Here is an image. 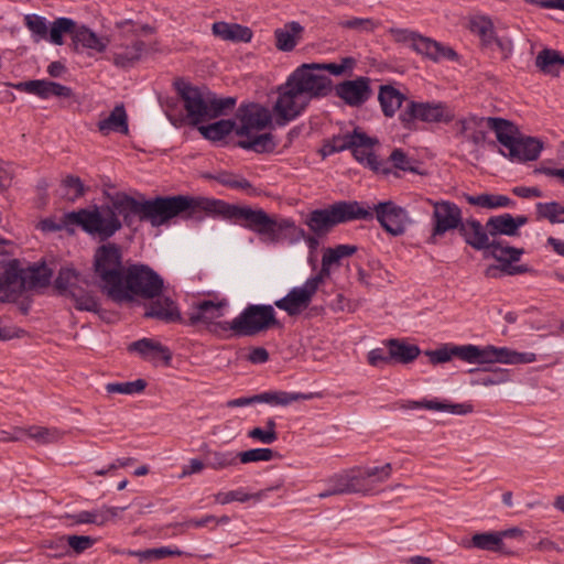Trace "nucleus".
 <instances>
[{"label":"nucleus","instance_id":"50","mask_svg":"<svg viewBox=\"0 0 564 564\" xmlns=\"http://www.w3.org/2000/svg\"><path fill=\"white\" fill-rule=\"evenodd\" d=\"M76 26L74 20L69 18H57L52 25L48 28V40L55 45L63 44V34L67 33L73 35V31Z\"/></svg>","mask_w":564,"mask_h":564},{"label":"nucleus","instance_id":"54","mask_svg":"<svg viewBox=\"0 0 564 564\" xmlns=\"http://www.w3.org/2000/svg\"><path fill=\"white\" fill-rule=\"evenodd\" d=\"M452 354L468 364H484V347L476 345H453Z\"/></svg>","mask_w":564,"mask_h":564},{"label":"nucleus","instance_id":"56","mask_svg":"<svg viewBox=\"0 0 564 564\" xmlns=\"http://www.w3.org/2000/svg\"><path fill=\"white\" fill-rule=\"evenodd\" d=\"M265 497V491H259L257 494L250 495L243 491V489L230 490L227 492H218L215 495V501L220 505H227L232 501L238 502H247L250 499L260 500Z\"/></svg>","mask_w":564,"mask_h":564},{"label":"nucleus","instance_id":"24","mask_svg":"<svg viewBox=\"0 0 564 564\" xmlns=\"http://www.w3.org/2000/svg\"><path fill=\"white\" fill-rule=\"evenodd\" d=\"M412 50L433 62H440L441 59L455 61L458 57L452 47L444 46L442 43L420 33L413 42Z\"/></svg>","mask_w":564,"mask_h":564},{"label":"nucleus","instance_id":"23","mask_svg":"<svg viewBox=\"0 0 564 564\" xmlns=\"http://www.w3.org/2000/svg\"><path fill=\"white\" fill-rule=\"evenodd\" d=\"M129 352L138 354L142 359L148 361H156L161 359L165 366H170L172 361L171 349L152 338L143 337L128 345Z\"/></svg>","mask_w":564,"mask_h":564},{"label":"nucleus","instance_id":"16","mask_svg":"<svg viewBox=\"0 0 564 564\" xmlns=\"http://www.w3.org/2000/svg\"><path fill=\"white\" fill-rule=\"evenodd\" d=\"M26 290V276L18 259L9 260L0 272V301L15 302Z\"/></svg>","mask_w":564,"mask_h":564},{"label":"nucleus","instance_id":"46","mask_svg":"<svg viewBox=\"0 0 564 564\" xmlns=\"http://www.w3.org/2000/svg\"><path fill=\"white\" fill-rule=\"evenodd\" d=\"M536 271L528 264H517V262L505 261V264H491L486 269V276L500 278L502 275H519L524 273L534 274Z\"/></svg>","mask_w":564,"mask_h":564},{"label":"nucleus","instance_id":"1","mask_svg":"<svg viewBox=\"0 0 564 564\" xmlns=\"http://www.w3.org/2000/svg\"><path fill=\"white\" fill-rule=\"evenodd\" d=\"M110 200L118 217H122V225L129 228L135 221H148L159 227L182 214L185 218H195L198 213H204L224 220L226 207L223 199L188 195L156 196L141 202L126 193H117Z\"/></svg>","mask_w":564,"mask_h":564},{"label":"nucleus","instance_id":"8","mask_svg":"<svg viewBox=\"0 0 564 564\" xmlns=\"http://www.w3.org/2000/svg\"><path fill=\"white\" fill-rule=\"evenodd\" d=\"M94 272L100 280V289L109 299L127 265L122 262V251L117 243L99 246L94 254Z\"/></svg>","mask_w":564,"mask_h":564},{"label":"nucleus","instance_id":"40","mask_svg":"<svg viewBox=\"0 0 564 564\" xmlns=\"http://www.w3.org/2000/svg\"><path fill=\"white\" fill-rule=\"evenodd\" d=\"M236 121L232 119H221L216 122L199 126V133L207 140L213 142L221 141L231 132H236Z\"/></svg>","mask_w":564,"mask_h":564},{"label":"nucleus","instance_id":"35","mask_svg":"<svg viewBox=\"0 0 564 564\" xmlns=\"http://www.w3.org/2000/svg\"><path fill=\"white\" fill-rule=\"evenodd\" d=\"M358 142H365V138L359 135V129L356 128L352 132H348L346 134L333 135L330 139L326 140L321 150L323 156H328L334 153L343 152L345 150H349L351 145H356L355 140Z\"/></svg>","mask_w":564,"mask_h":564},{"label":"nucleus","instance_id":"38","mask_svg":"<svg viewBox=\"0 0 564 564\" xmlns=\"http://www.w3.org/2000/svg\"><path fill=\"white\" fill-rule=\"evenodd\" d=\"M466 202L469 205L478 206L487 209H498L505 207H514L516 202L506 195L500 194H488L484 193L480 195H464Z\"/></svg>","mask_w":564,"mask_h":564},{"label":"nucleus","instance_id":"51","mask_svg":"<svg viewBox=\"0 0 564 564\" xmlns=\"http://www.w3.org/2000/svg\"><path fill=\"white\" fill-rule=\"evenodd\" d=\"M24 24L31 32L32 39L35 43L48 37V24L44 17L37 14H26L24 17Z\"/></svg>","mask_w":564,"mask_h":564},{"label":"nucleus","instance_id":"31","mask_svg":"<svg viewBox=\"0 0 564 564\" xmlns=\"http://www.w3.org/2000/svg\"><path fill=\"white\" fill-rule=\"evenodd\" d=\"M378 101L384 117L392 118L406 101V96L392 85H381L378 91Z\"/></svg>","mask_w":564,"mask_h":564},{"label":"nucleus","instance_id":"22","mask_svg":"<svg viewBox=\"0 0 564 564\" xmlns=\"http://www.w3.org/2000/svg\"><path fill=\"white\" fill-rule=\"evenodd\" d=\"M15 88L29 94L36 95L42 99H47L52 96L61 98L74 97V91L70 87L45 79L22 82L17 84Z\"/></svg>","mask_w":564,"mask_h":564},{"label":"nucleus","instance_id":"21","mask_svg":"<svg viewBox=\"0 0 564 564\" xmlns=\"http://www.w3.org/2000/svg\"><path fill=\"white\" fill-rule=\"evenodd\" d=\"M512 147H514V155L511 149H507V151L499 149V153L511 162L524 163L535 161L540 156L543 143L538 138L521 134L513 140Z\"/></svg>","mask_w":564,"mask_h":564},{"label":"nucleus","instance_id":"29","mask_svg":"<svg viewBox=\"0 0 564 564\" xmlns=\"http://www.w3.org/2000/svg\"><path fill=\"white\" fill-rule=\"evenodd\" d=\"M213 34L221 40L249 43L253 33L250 28L224 21L215 22L212 26Z\"/></svg>","mask_w":564,"mask_h":564},{"label":"nucleus","instance_id":"9","mask_svg":"<svg viewBox=\"0 0 564 564\" xmlns=\"http://www.w3.org/2000/svg\"><path fill=\"white\" fill-rule=\"evenodd\" d=\"M454 118L455 115L453 110L442 101L420 102L409 100L399 115L402 127L410 131L416 129V121L426 123H449Z\"/></svg>","mask_w":564,"mask_h":564},{"label":"nucleus","instance_id":"62","mask_svg":"<svg viewBox=\"0 0 564 564\" xmlns=\"http://www.w3.org/2000/svg\"><path fill=\"white\" fill-rule=\"evenodd\" d=\"M360 474L365 479V484L369 486L368 479H373L377 482H384L391 477L392 466L390 463L384 464L380 467H368L365 469L360 468Z\"/></svg>","mask_w":564,"mask_h":564},{"label":"nucleus","instance_id":"60","mask_svg":"<svg viewBox=\"0 0 564 564\" xmlns=\"http://www.w3.org/2000/svg\"><path fill=\"white\" fill-rule=\"evenodd\" d=\"M63 197L70 202H75L85 194V186L82 180L75 175H67L62 181Z\"/></svg>","mask_w":564,"mask_h":564},{"label":"nucleus","instance_id":"5","mask_svg":"<svg viewBox=\"0 0 564 564\" xmlns=\"http://www.w3.org/2000/svg\"><path fill=\"white\" fill-rule=\"evenodd\" d=\"M373 219L372 212L365 208V203L357 200H339L326 208H317L311 210L304 224L310 231L317 236H327L335 226L349 223L352 220Z\"/></svg>","mask_w":564,"mask_h":564},{"label":"nucleus","instance_id":"33","mask_svg":"<svg viewBox=\"0 0 564 564\" xmlns=\"http://www.w3.org/2000/svg\"><path fill=\"white\" fill-rule=\"evenodd\" d=\"M97 127L102 134L110 131L128 134V115L123 104L117 105L107 118L98 121Z\"/></svg>","mask_w":564,"mask_h":564},{"label":"nucleus","instance_id":"63","mask_svg":"<svg viewBox=\"0 0 564 564\" xmlns=\"http://www.w3.org/2000/svg\"><path fill=\"white\" fill-rule=\"evenodd\" d=\"M66 517L70 519L74 524L91 523L96 525H104L106 523V518L100 516L99 509L91 511L84 510L74 514H67Z\"/></svg>","mask_w":564,"mask_h":564},{"label":"nucleus","instance_id":"42","mask_svg":"<svg viewBox=\"0 0 564 564\" xmlns=\"http://www.w3.org/2000/svg\"><path fill=\"white\" fill-rule=\"evenodd\" d=\"M237 102L235 97H218L215 93L207 90V113L206 119H215L231 111Z\"/></svg>","mask_w":564,"mask_h":564},{"label":"nucleus","instance_id":"25","mask_svg":"<svg viewBox=\"0 0 564 564\" xmlns=\"http://www.w3.org/2000/svg\"><path fill=\"white\" fill-rule=\"evenodd\" d=\"M226 305V301L214 302L210 300H204L196 305V311L189 315L185 324L189 326L204 324L207 326H214L215 329H220V327L217 326L218 323H215L214 321L224 315L223 308Z\"/></svg>","mask_w":564,"mask_h":564},{"label":"nucleus","instance_id":"43","mask_svg":"<svg viewBox=\"0 0 564 564\" xmlns=\"http://www.w3.org/2000/svg\"><path fill=\"white\" fill-rule=\"evenodd\" d=\"M470 372H479L478 377L471 380L473 386H497L509 381L510 375L508 369L503 368H484L471 369Z\"/></svg>","mask_w":564,"mask_h":564},{"label":"nucleus","instance_id":"44","mask_svg":"<svg viewBox=\"0 0 564 564\" xmlns=\"http://www.w3.org/2000/svg\"><path fill=\"white\" fill-rule=\"evenodd\" d=\"M204 178L216 181L217 183L221 184L223 186H226V187H229L232 189H242V191H247V192L252 189V184L247 178L239 176L229 171H220L216 174L206 173V174H204Z\"/></svg>","mask_w":564,"mask_h":564},{"label":"nucleus","instance_id":"30","mask_svg":"<svg viewBox=\"0 0 564 564\" xmlns=\"http://www.w3.org/2000/svg\"><path fill=\"white\" fill-rule=\"evenodd\" d=\"M304 28L296 21L284 24L282 29L274 31L275 47L281 52H291L302 39Z\"/></svg>","mask_w":564,"mask_h":564},{"label":"nucleus","instance_id":"3","mask_svg":"<svg viewBox=\"0 0 564 564\" xmlns=\"http://www.w3.org/2000/svg\"><path fill=\"white\" fill-rule=\"evenodd\" d=\"M224 220L239 225L257 234L264 242L273 245L280 242L296 245L304 240L311 252L318 248L319 239L324 237L313 232L307 234L292 218L271 216L262 208L253 209L250 206H240L227 202Z\"/></svg>","mask_w":564,"mask_h":564},{"label":"nucleus","instance_id":"41","mask_svg":"<svg viewBox=\"0 0 564 564\" xmlns=\"http://www.w3.org/2000/svg\"><path fill=\"white\" fill-rule=\"evenodd\" d=\"M487 229L489 236L496 239L498 236L516 237L513 228V215L505 213L501 215L490 216L487 219Z\"/></svg>","mask_w":564,"mask_h":564},{"label":"nucleus","instance_id":"48","mask_svg":"<svg viewBox=\"0 0 564 564\" xmlns=\"http://www.w3.org/2000/svg\"><path fill=\"white\" fill-rule=\"evenodd\" d=\"M79 273L73 268H61L54 281V288L59 295L69 296L70 290H77L76 282Z\"/></svg>","mask_w":564,"mask_h":564},{"label":"nucleus","instance_id":"39","mask_svg":"<svg viewBox=\"0 0 564 564\" xmlns=\"http://www.w3.org/2000/svg\"><path fill=\"white\" fill-rule=\"evenodd\" d=\"M247 138V140H239L237 142V147L243 150L253 151L259 154L272 153L278 147V142L274 135L270 132L254 137H251L250 134Z\"/></svg>","mask_w":564,"mask_h":564},{"label":"nucleus","instance_id":"52","mask_svg":"<svg viewBox=\"0 0 564 564\" xmlns=\"http://www.w3.org/2000/svg\"><path fill=\"white\" fill-rule=\"evenodd\" d=\"M498 247L491 248L489 254L499 262L505 264V261L518 262L522 254H524L523 248H516L509 245H505L502 240L498 239Z\"/></svg>","mask_w":564,"mask_h":564},{"label":"nucleus","instance_id":"45","mask_svg":"<svg viewBox=\"0 0 564 564\" xmlns=\"http://www.w3.org/2000/svg\"><path fill=\"white\" fill-rule=\"evenodd\" d=\"M206 467L214 470L225 469L238 464V453L234 451H210L205 454Z\"/></svg>","mask_w":564,"mask_h":564},{"label":"nucleus","instance_id":"34","mask_svg":"<svg viewBox=\"0 0 564 564\" xmlns=\"http://www.w3.org/2000/svg\"><path fill=\"white\" fill-rule=\"evenodd\" d=\"M503 545L497 531L476 533L468 541L463 542L465 549L505 553ZM506 554H508V552H506Z\"/></svg>","mask_w":564,"mask_h":564},{"label":"nucleus","instance_id":"10","mask_svg":"<svg viewBox=\"0 0 564 564\" xmlns=\"http://www.w3.org/2000/svg\"><path fill=\"white\" fill-rule=\"evenodd\" d=\"M429 202L433 206V212L431 215V234L426 241L436 245L447 232L458 230L464 221L463 210L451 200L429 199Z\"/></svg>","mask_w":564,"mask_h":564},{"label":"nucleus","instance_id":"49","mask_svg":"<svg viewBox=\"0 0 564 564\" xmlns=\"http://www.w3.org/2000/svg\"><path fill=\"white\" fill-rule=\"evenodd\" d=\"M74 301V306L78 311L85 312H98L100 304L98 299L90 292L78 288L77 290H70L69 296Z\"/></svg>","mask_w":564,"mask_h":564},{"label":"nucleus","instance_id":"4","mask_svg":"<svg viewBox=\"0 0 564 564\" xmlns=\"http://www.w3.org/2000/svg\"><path fill=\"white\" fill-rule=\"evenodd\" d=\"M163 290L164 280L153 268L144 263H131L126 267L109 300L119 305L132 304L141 300H154Z\"/></svg>","mask_w":564,"mask_h":564},{"label":"nucleus","instance_id":"11","mask_svg":"<svg viewBox=\"0 0 564 564\" xmlns=\"http://www.w3.org/2000/svg\"><path fill=\"white\" fill-rule=\"evenodd\" d=\"M372 212L381 228L393 237L404 235L411 219L405 208L397 205L393 200H383L371 206H365Z\"/></svg>","mask_w":564,"mask_h":564},{"label":"nucleus","instance_id":"59","mask_svg":"<svg viewBox=\"0 0 564 564\" xmlns=\"http://www.w3.org/2000/svg\"><path fill=\"white\" fill-rule=\"evenodd\" d=\"M147 386L148 383L144 379L126 382H111L106 384V391L108 393L134 394L142 392Z\"/></svg>","mask_w":564,"mask_h":564},{"label":"nucleus","instance_id":"17","mask_svg":"<svg viewBox=\"0 0 564 564\" xmlns=\"http://www.w3.org/2000/svg\"><path fill=\"white\" fill-rule=\"evenodd\" d=\"M457 231L464 242L477 251L490 252L491 248L499 246L498 239H490L487 223L482 225L476 218L464 219Z\"/></svg>","mask_w":564,"mask_h":564},{"label":"nucleus","instance_id":"14","mask_svg":"<svg viewBox=\"0 0 564 564\" xmlns=\"http://www.w3.org/2000/svg\"><path fill=\"white\" fill-rule=\"evenodd\" d=\"M240 126L236 128V134L240 137H249L252 130H263L272 122L271 111L256 102L242 104L236 112Z\"/></svg>","mask_w":564,"mask_h":564},{"label":"nucleus","instance_id":"13","mask_svg":"<svg viewBox=\"0 0 564 564\" xmlns=\"http://www.w3.org/2000/svg\"><path fill=\"white\" fill-rule=\"evenodd\" d=\"M174 87L181 97L187 118L192 124H198L206 120L207 113V90L177 79Z\"/></svg>","mask_w":564,"mask_h":564},{"label":"nucleus","instance_id":"32","mask_svg":"<svg viewBox=\"0 0 564 564\" xmlns=\"http://www.w3.org/2000/svg\"><path fill=\"white\" fill-rule=\"evenodd\" d=\"M386 346L389 349V358H391L392 362L397 364H410L421 354V349L417 345L409 344L397 338L388 339Z\"/></svg>","mask_w":564,"mask_h":564},{"label":"nucleus","instance_id":"19","mask_svg":"<svg viewBox=\"0 0 564 564\" xmlns=\"http://www.w3.org/2000/svg\"><path fill=\"white\" fill-rule=\"evenodd\" d=\"M359 135L364 137L365 142H358L356 139V145H351L349 149L351 151L352 156L360 163L365 164L372 171L382 174H389L391 169L388 166L387 162H383L378 159V156L373 153L372 148L378 143V139L369 137L364 131L359 130Z\"/></svg>","mask_w":564,"mask_h":564},{"label":"nucleus","instance_id":"27","mask_svg":"<svg viewBox=\"0 0 564 564\" xmlns=\"http://www.w3.org/2000/svg\"><path fill=\"white\" fill-rule=\"evenodd\" d=\"M487 126L495 131L497 141L505 148L511 149L514 155L513 140L520 137L522 133L519 127L510 120L488 117L486 118Z\"/></svg>","mask_w":564,"mask_h":564},{"label":"nucleus","instance_id":"61","mask_svg":"<svg viewBox=\"0 0 564 564\" xmlns=\"http://www.w3.org/2000/svg\"><path fill=\"white\" fill-rule=\"evenodd\" d=\"M29 437L35 440L40 444H51L59 440L61 434L56 429H48L42 426H31L25 430Z\"/></svg>","mask_w":564,"mask_h":564},{"label":"nucleus","instance_id":"57","mask_svg":"<svg viewBox=\"0 0 564 564\" xmlns=\"http://www.w3.org/2000/svg\"><path fill=\"white\" fill-rule=\"evenodd\" d=\"M357 250V246L354 245H337L334 248H326L323 252L322 260L332 267L339 264L343 258L355 254Z\"/></svg>","mask_w":564,"mask_h":564},{"label":"nucleus","instance_id":"47","mask_svg":"<svg viewBox=\"0 0 564 564\" xmlns=\"http://www.w3.org/2000/svg\"><path fill=\"white\" fill-rule=\"evenodd\" d=\"M469 30L471 33L479 36L484 46L492 44L495 29L492 21L485 15H477L470 19Z\"/></svg>","mask_w":564,"mask_h":564},{"label":"nucleus","instance_id":"20","mask_svg":"<svg viewBox=\"0 0 564 564\" xmlns=\"http://www.w3.org/2000/svg\"><path fill=\"white\" fill-rule=\"evenodd\" d=\"M311 286V284L304 282L302 286L291 289L284 297L276 300L274 305L286 312L289 316L300 315L310 306L312 299L315 295V292Z\"/></svg>","mask_w":564,"mask_h":564},{"label":"nucleus","instance_id":"55","mask_svg":"<svg viewBox=\"0 0 564 564\" xmlns=\"http://www.w3.org/2000/svg\"><path fill=\"white\" fill-rule=\"evenodd\" d=\"M130 554L139 557L140 562H149L161 560L167 556L183 555L184 552L178 549H172L170 546H161L156 549H147L143 551H133L130 552Z\"/></svg>","mask_w":564,"mask_h":564},{"label":"nucleus","instance_id":"26","mask_svg":"<svg viewBox=\"0 0 564 564\" xmlns=\"http://www.w3.org/2000/svg\"><path fill=\"white\" fill-rule=\"evenodd\" d=\"M533 360L534 354L532 352H518L508 347H495L492 345L484 347V364L520 365Z\"/></svg>","mask_w":564,"mask_h":564},{"label":"nucleus","instance_id":"58","mask_svg":"<svg viewBox=\"0 0 564 564\" xmlns=\"http://www.w3.org/2000/svg\"><path fill=\"white\" fill-rule=\"evenodd\" d=\"M280 455L272 448H252L245 452L238 453V462L242 464L256 463V462H269Z\"/></svg>","mask_w":564,"mask_h":564},{"label":"nucleus","instance_id":"28","mask_svg":"<svg viewBox=\"0 0 564 564\" xmlns=\"http://www.w3.org/2000/svg\"><path fill=\"white\" fill-rule=\"evenodd\" d=\"M322 394L319 392H286V391H265L259 394H256L257 403H268L271 405H289L292 402L301 401V400H313L315 398H321Z\"/></svg>","mask_w":564,"mask_h":564},{"label":"nucleus","instance_id":"18","mask_svg":"<svg viewBox=\"0 0 564 564\" xmlns=\"http://www.w3.org/2000/svg\"><path fill=\"white\" fill-rule=\"evenodd\" d=\"M149 301L150 303L145 306L143 314L145 318L156 319L165 324H185L178 304L171 296L162 293L154 300Z\"/></svg>","mask_w":564,"mask_h":564},{"label":"nucleus","instance_id":"2","mask_svg":"<svg viewBox=\"0 0 564 564\" xmlns=\"http://www.w3.org/2000/svg\"><path fill=\"white\" fill-rule=\"evenodd\" d=\"M318 63H305L296 67L278 87L273 106L275 123L288 124L301 116L313 99L325 98L333 91V80L318 69Z\"/></svg>","mask_w":564,"mask_h":564},{"label":"nucleus","instance_id":"15","mask_svg":"<svg viewBox=\"0 0 564 564\" xmlns=\"http://www.w3.org/2000/svg\"><path fill=\"white\" fill-rule=\"evenodd\" d=\"M334 90L335 95L351 108L362 107L373 96L371 79L366 76L343 80L334 87Z\"/></svg>","mask_w":564,"mask_h":564},{"label":"nucleus","instance_id":"6","mask_svg":"<svg viewBox=\"0 0 564 564\" xmlns=\"http://www.w3.org/2000/svg\"><path fill=\"white\" fill-rule=\"evenodd\" d=\"M65 217L73 225H78L89 235L96 236L100 241L111 238L122 228V221L117 215L111 200L93 209H79L66 213Z\"/></svg>","mask_w":564,"mask_h":564},{"label":"nucleus","instance_id":"53","mask_svg":"<svg viewBox=\"0 0 564 564\" xmlns=\"http://www.w3.org/2000/svg\"><path fill=\"white\" fill-rule=\"evenodd\" d=\"M26 276V290L36 286H47L51 282L52 270L45 264L30 268L29 272H24Z\"/></svg>","mask_w":564,"mask_h":564},{"label":"nucleus","instance_id":"37","mask_svg":"<svg viewBox=\"0 0 564 564\" xmlns=\"http://www.w3.org/2000/svg\"><path fill=\"white\" fill-rule=\"evenodd\" d=\"M73 43L77 48L80 45L84 48H90L96 52H104L107 48L108 41L99 37L95 32L85 25L75 26L72 35Z\"/></svg>","mask_w":564,"mask_h":564},{"label":"nucleus","instance_id":"7","mask_svg":"<svg viewBox=\"0 0 564 564\" xmlns=\"http://www.w3.org/2000/svg\"><path fill=\"white\" fill-rule=\"evenodd\" d=\"M280 323L275 317V311L269 304H248L242 312L231 322H218L220 330H231L235 336H254Z\"/></svg>","mask_w":564,"mask_h":564},{"label":"nucleus","instance_id":"64","mask_svg":"<svg viewBox=\"0 0 564 564\" xmlns=\"http://www.w3.org/2000/svg\"><path fill=\"white\" fill-rule=\"evenodd\" d=\"M556 207H558L557 202L538 203L535 205L536 219H547L551 224L564 223V219L557 217Z\"/></svg>","mask_w":564,"mask_h":564},{"label":"nucleus","instance_id":"36","mask_svg":"<svg viewBox=\"0 0 564 564\" xmlns=\"http://www.w3.org/2000/svg\"><path fill=\"white\" fill-rule=\"evenodd\" d=\"M535 66L545 75L557 77L564 66V55L552 48H543L535 58Z\"/></svg>","mask_w":564,"mask_h":564},{"label":"nucleus","instance_id":"12","mask_svg":"<svg viewBox=\"0 0 564 564\" xmlns=\"http://www.w3.org/2000/svg\"><path fill=\"white\" fill-rule=\"evenodd\" d=\"M325 482L328 485V488L317 495L319 499H325L337 495H367L371 490L370 486L365 484V479L360 474V467H355L334 474L333 476L328 477Z\"/></svg>","mask_w":564,"mask_h":564}]
</instances>
